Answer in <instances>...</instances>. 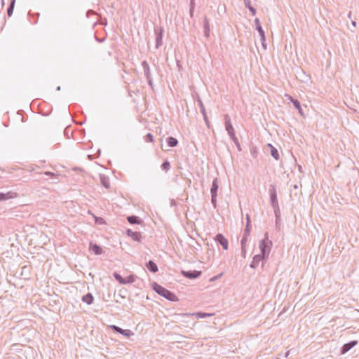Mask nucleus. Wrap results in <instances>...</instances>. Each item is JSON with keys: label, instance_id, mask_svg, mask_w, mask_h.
I'll return each mask as SVG.
<instances>
[{"label": "nucleus", "instance_id": "55", "mask_svg": "<svg viewBox=\"0 0 359 359\" xmlns=\"http://www.w3.org/2000/svg\"><path fill=\"white\" fill-rule=\"evenodd\" d=\"M190 1H195V0H190Z\"/></svg>", "mask_w": 359, "mask_h": 359}, {"label": "nucleus", "instance_id": "11", "mask_svg": "<svg viewBox=\"0 0 359 359\" xmlns=\"http://www.w3.org/2000/svg\"><path fill=\"white\" fill-rule=\"evenodd\" d=\"M110 328L113 331L118 332L126 337H130V336L133 335V332L130 330H123L119 327L118 326L114 325H110Z\"/></svg>", "mask_w": 359, "mask_h": 359}, {"label": "nucleus", "instance_id": "22", "mask_svg": "<svg viewBox=\"0 0 359 359\" xmlns=\"http://www.w3.org/2000/svg\"><path fill=\"white\" fill-rule=\"evenodd\" d=\"M219 185H218V179L215 178L212 183V187L210 189L211 195H217Z\"/></svg>", "mask_w": 359, "mask_h": 359}, {"label": "nucleus", "instance_id": "19", "mask_svg": "<svg viewBox=\"0 0 359 359\" xmlns=\"http://www.w3.org/2000/svg\"><path fill=\"white\" fill-rule=\"evenodd\" d=\"M146 267L151 273H156L158 271L157 264L152 260L146 263Z\"/></svg>", "mask_w": 359, "mask_h": 359}, {"label": "nucleus", "instance_id": "8", "mask_svg": "<svg viewBox=\"0 0 359 359\" xmlns=\"http://www.w3.org/2000/svg\"><path fill=\"white\" fill-rule=\"evenodd\" d=\"M181 273L182 274V276L184 277H185L187 278L195 279V278L200 277L202 274V272H201V271H197V270H194V271L182 270Z\"/></svg>", "mask_w": 359, "mask_h": 359}, {"label": "nucleus", "instance_id": "43", "mask_svg": "<svg viewBox=\"0 0 359 359\" xmlns=\"http://www.w3.org/2000/svg\"><path fill=\"white\" fill-rule=\"evenodd\" d=\"M246 224H251V220L249 215H246Z\"/></svg>", "mask_w": 359, "mask_h": 359}, {"label": "nucleus", "instance_id": "4", "mask_svg": "<svg viewBox=\"0 0 359 359\" xmlns=\"http://www.w3.org/2000/svg\"><path fill=\"white\" fill-rule=\"evenodd\" d=\"M164 28L161 26L154 27L156 48L158 49L163 45Z\"/></svg>", "mask_w": 359, "mask_h": 359}, {"label": "nucleus", "instance_id": "25", "mask_svg": "<svg viewBox=\"0 0 359 359\" xmlns=\"http://www.w3.org/2000/svg\"><path fill=\"white\" fill-rule=\"evenodd\" d=\"M166 142L170 147H175L178 144V140L173 137H168Z\"/></svg>", "mask_w": 359, "mask_h": 359}, {"label": "nucleus", "instance_id": "15", "mask_svg": "<svg viewBox=\"0 0 359 359\" xmlns=\"http://www.w3.org/2000/svg\"><path fill=\"white\" fill-rule=\"evenodd\" d=\"M287 96L288 97V99L292 102L294 107L298 110L299 114L301 116H304L303 110H302V108L299 101L297 100V99H294L290 95H287Z\"/></svg>", "mask_w": 359, "mask_h": 359}, {"label": "nucleus", "instance_id": "26", "mask_svg": "<svg viewBox=\"0 0 359 359\" xmlns=\"http://www.w3.org/2000/svg\"><path fill=\"white\" fill-rule=\"evenodd\" d=\"M268 147L271 149V155L276 159L278 160L280 158L278 151L276 148H275L271 144H268Z\"/></svg>", "mask_w": 359, "mask_h": 359}, {"label": "nucleus", "instance_id": "7", "mask_svg": "<svg viewBox=\"0 0 359 359\" xmlns=\"http://www.w3.org/2000/svg\"><path fill=\"white\" fill-rule=\"evenodd\" d=\"M270 203L272 207L279 206L277 198L276 187L274 184H271L269 188Z\"/></svg>", "mask_w": 359, "mask_h": 359}, {"label": "nucleus", "instance_id": "9", "mask_svg": "<svg viewBox=\"0 0 359 359\" xmlns=\"http://www.w3.org/2000/svg\"><path fill=\"white\" fill-rule=\"evenodd\" d=\"M215 241L222 246L225 250L228 249L229 242L228 240L222 233H217L215 237Z\"/></svg>", "mask_w": 359, "mask_h": 359}, {"label": "nucleus", "instance_id": "38", "mask_svg": "<svg viewBox=\"0 0 359 359\" xmlns=\"http://www.w3.org/2000/svg\"><path fill=\"white\" fill-rule=\"evenodd\" d=\"M250 154L251 155L254 157V158H257V154H258V151H257V147H252L250 149Z\"/></svg>", "mask_w": 359, "mask_h": 359}, {"label": "nucleus", "instance_id": "47", "mask_svg": "<svg viewBox=\"0 0 359 359\" xmlns=\"http://www.w3.org/2000/svg\"><path fill=\"white\" fill-rule=\"evenodd\" d=\"M351 15H352V13H351V11H350V12L348 13V18L351 19Z\"/></svg>", "mask_w": 359, "mask_h": 359}, {"label": "nucleus", "instance_id": "36", "mask_svg": "<svg viewBox=\"0 0 359 359\" xmlns=\"http://www.w3.org/2000/svg\"><path fill=\"white\" fill-rule=\"evenodd\" d=\"M248 236L243 235L241 241V247H246V242L248 241Z\"/></svg>", "mask_w": 359, "mask_h": 359}, {"label": "nucleus", "instance_id": "46", "mask_svg": "<svg viewBox=\"0 0 359 359\" xmlns=\"http://www.w3.org/2000/svg\"><path fill=\"white\" fill-rule=\"evenodd\" d=\"M290 355V351H287L285 353V357L287 358L288 357V355Z\"/></svg>", "mask_w": 359, "mask_h": 359}, {"label": "nucleus", "instance_id": "42", "mask_svg": "<svg viewBox=\"0 0 359 359\" xmlns=\"http://www.w3.org/2000/svg\"><path fill=\"white\" fill-rule=\"evenodd\" d=\"M265 40H266L265 34L264 33V36L261 37V41H262V46H264V48H266V45L264 44Z\"/></svg>", "mask_w": 359, "mask_h": 359}, {"label": "nucleus", "instance_id": "12", "mask_svg": "<svg viewBox=\"0 0 359 359\" xmlns=\"http://www.w3.org/2000/svg\"><path fill=\"white\" fill-rule=\"evenodd\" d=\"M358 344V341H357V340H353L346 344H344L342 346V347L341 348V351H340L341 354L344 355V354L346 353L349 350H351L352 348H353Z\"/></svg>", "mask_w": 359, "mask_h": 359}, {"label": "nucleus", "instance_id": "52", "mask_svg": "<svg viewBox=\"0 0 359 359\" xmlns=\"http://www.w3.org/2000/svg\"><path fill=\"white\" fill-rule=\"evenodd\" d=\"M294 189H297V185H295V186L294 187Z\"/></svg>", "mask_w": 359, "mask_h": 359}, {"label": "nucleus", "instance_id": "6", "mask_svg": "<svg viewBox=\"0 0 359 359\" xmlns=\"http://www.w3.org/2000/svg\"><path fill=\"white\" fill-rule=\"evenodd\" d=\"M196 315L197 317L201 318H204L207 316H211L210 313H203V312H198L196 313H175L174 316L175 317L176 320H180L181 318H191L192 316Z\"/></svg>", "mask_w": 359, "mask_h": 359}, {"label": "nucleus", "instance_id": "54", "mask_svg": "<svg viewBox=\"0 0 359 359\" xmlns=\"http://www.w3.org/2000/svg\"><path fill=\"white\" fill-rule=\"evenodd\" d=\"M2 1V5H4V0H1Z\"/></svg>", "mask_w": 359, "mask_h": 359}, {"label": "nucleus", "instance_id": "5", "mask_svg": "<svg viewBox=\"0 0 359 359\" xmlns=\"http://www.w3.org/2000/svg\"><path fill=\"white\" fill-rule=\"evenodd\" d=\"M142 67L144 71V74L147 79V83L149 86L153 89L154 85H153V79L151 77V69L149 67V65L146 60H144L142 62Z\"/></svg>", "mask_w": 359, "mask_h": 359}, {"label": "nucleus", "instance_id": "50", "mask_svg": "<svg viewBox=\"0 0 359 359\" xmlns=\"http://www.w3.org/2000/svg\"><path fill=\"white\" fill-rule=\"evenodd\" d=\"M352 25H353V26H355V25H356V22H355V21H352Z\"/></svg>", "mask_w": 359, "mask_h": 359}, {"label": "nucleus", "instance_id": "35", "mask_svg": "<svg viewBox=\"0 0 359 359\" xmlns=\"http://www.w3.org/2000/svg\"><path fill=\"white\" fill-rule=\"evenodd\" d=\"M144 140L147 142H153L154 137L151 133H148L144 136Z\"/></svg>", "mask_w": 359, "mask_h": 359}, {"label": "nucleus", "instance_id": "13", "mask_svg": "<svg viewBox=\"0 0 359 359\" xmlns=\"http://www.w3.org/2000/svg\"><path fill=\"white\" fill-rule=\"evenodd\" d=\"M127 236L132 238V239L135 241L140 242L142 239V235L140 232L133 231L131 229H128L126 230Z\"/></svg>", "mask_w": 359, "mask_h": 359}, {"label": "nucleus", "instance_id": "40", "mask_svg": "<svg viewBox=\"0 0 359 359\" xmlns=\"http://www.w3.org/2000/svg\"><path fill=\"white\" fill-rule=\"evenodd\" d=\"M95 217V222L97 223V224H102L104 223V220L103 218L102 217Z\"/></svg>", "mask_w": 359, "mask_h": 359}, {"label": "nucleus", "instance_id": "51", "mask_svg": "<svg viewBox=\"0 0 359 359\" xmlns=\"http://www.w3.org/2000/svg\"><path fill=\"white\" fill-rule=\"evenodd\" d=\"M56 90H60V86H57Z\"/></svg>", "mask_w": 359, "mask_h": 359}, {"label": "nucleus", "instance_id": "10", "mask_svg": "<svg viewBox=\"0 0 359 359\" xmlns=\"http://www.w3.org/2000/svg\"><path fill=\"white\" fill-rule=\"evenodd\" d=\"M197 102L200 107L201 112L203 114L204 121L205 122V124L208 126V128H210V121H209L207 114H206L205 106L198 95H197Z\"/></svg>", "mask_w": 359, "mask_h": 359}, {"label": "nucleus", "instance_id": "33", "mask_svg": "<svg viewBox=\"0 0 359 359\" xmlns=\"http://www.w3.org/2000/svg\"><path fill=\"white\" fill-rule=\"evenodd\" d=\"M194 9H195V1H190L189 14H190L191 18H192L194 16Z\"/></svg>", "mask_w": 359, "mask_h": 359}, {"label": "nucleus", "instance_id": "16", "mask_svg": "<svg viewBox=\"0 0 359 359\" xmlns=\"http://www.w3.org/2000/svg\"><path fill=\"white\" fill-rule=\"evenodd\" d=\"M203 33H204V36L206 38L210 37V23H209V20L208 19V18L206 16H205L204 21H203Z\"/></svg>", "mask_w": 359, "mask_h": 359}, {"label": "nucleus", "instance_id": "18", "mask_svg": "<svg viewBox=\"0 0 359 359\" xmlns=\"http://www.w3.org/2000/svg\"><path fill=\"white\" fill-rule=\"evenodd\" d=\"M89 248L96 255H101L103 252L102 248L99 245L93 243V242L90 243Z\"/></svg>", "mask_w": 359, "mask_h": 359}, {"label": "nucleus", "instance_id": "1", "mask_svg": "<svg viewBox=\"0 0 359 359\" xmlns=\"http://www.w3.org/2000/svg\"><path fill=\"white\" fill-rule=\"evenodd\" d=\"M152 289L159 295L171 302H177V297L171 291L161 286L156 282L152 283Z\"/></svg>", "mask_w": 359, "mask_h": 359}, {"label": "nucleus", "instance_id": "34", "mask_svg": "<svg viewBox=\"0 0 359 359\" xmlns=\"http://www.w3.org/2000/svg\"><path fill=\"white\" fill-rule=\"evenodd\" d=\"M251 231V224H246L243 235L250 236Z\"/></svg>", "mask_w": 359, "mask_h": 359}, {"label": "nucleus", "instance_id": "2", "mask_svg": "<svg viewBox=\"0 0 359 359\" xmlns=\"http://www.w3.org/2000/svg\"><path fill=\"white\" fill-rule=\"evenodd\" d=\"M224 124H225V129L227 131L229 135L230 136V138L236 144L238 150L241 151V144L239 143L238 138L236 136L234 128L231 122V118L228 114L224 115Z\"/></svg>", "mask_w": 359, "mask_h": 359}, {"label": "nucleus", "instance_id": "28", "mask_svg": "<svg viewBox=\"0 0 359 359\" xmlns=\"http://www.w3.org/2000/svg\"><path fill=\"white\" fill-rule=\"evenodd\" d=\"M137 278V276L134 274H131L128 276L127 277L124 278V284H130L134 283L136 279Z\"/></svg>", "mask_w": 359, "mask_h": 359}, {"label": "nucleus", "instance_id": "53", "mask_svg": "<svg viewBox=\"0 0 359 359\" xmlns=\"http://www.w3.org/2000/svg\"><path fill=\"white\" fill-rule=\"evenodd\" d=\"M279 223H280V220H278V226L279 225Z\"/></svg>", "mask_w": 359, "mask_h": 359}, {"label": "nucleus", "instance_id": "37", "mask_svg": "<svg viewBox=\"0 0 359 359\" xmlns=\"http://www.w3.org/2000/svg\"><path fill=\"white\" fill-rule=\"evenodd\" d=\"M217 195H211V203L215 208L217 207Z\"/></svg>", "mask_w": 359, "mask_h": 359}, {"label": "nucleus", "instance_id": "31", "mask_svg": "<svg viewBox=\"0 0 359 359\" xmlns=\"http://www.w3.org/2000/svg\"><path fill=\"white\" fill-rule=\"evenodd\" d=\"M161 168L165 172L168 171L170 169V162L168 160L164 161L163 163L161 164Z\"/></svg>", "mask_w": 359, "mask_h": 359}, {"label": "nucleus", "instance_id": "30", "mask_svg": "<svg viewBox=\"0 0 359 359\" xmlns=\"http://www.w3.org/2000/svg\"><path fill=\"white\" fill-rule=\"evenodd\" d=\"M15 0H11L10 5L7 8V15L8 17H11L13 13L14 6H15Z\"/></svg>", "mask_w": 359, "mask_h": 359}, {"label": "nucleus", "instance_id": "24", "mask_svg": "<svg viewBox=\"0 0 359 359\" xmlns=\"http://www.w3.org/2000/svg\"><path fill=\"white\" fill-rule=\"evenodd\" d=\"M255 24L256 25V29L259 32L260 37H263L264 31L263 30L260 21L258 18L255 19Z\"/></svg>", "mask_w": 359, "mask_h": 359}, {"label": "nucleus", "instance_id": "48", "mask_svg": "<svg viewBox=\"0 0 359 359\" xmlns=\"http://www.w3.org/2000/svg\"><path fill=\"white\" fill-rule=\"evenodd\" d=\"M96 39H97V40L98 41H100V42H102V41H104V39H98L97 38H96Z\"/></svg>", "mask_w": 359, "mask_h": 359}, {"label": "nucleus", "instance_id": "3", "mask_svg": "<svg viewBox=\"0 0 359 359\" xmlns=\"http://www.w3.org/2000/svg\"><path fill=\"white\" fill-rule=\"evenodd\" d=\"M272 245V241L269 240L268 233H266L264 238L261 240L259 243V248L261 251L259 255H262L265 258L268 257Z\"/></svg>", "mask_w": 359, "mask_h": 359}, {"label": "nucleus", "instance_id": "32", "mask_svg": "<svg viewBox=\"0 0 359 359\" xmlns=\"http://www.w3.org/2000/svg\"><path fill=\"white\" fill-rule=\"evenodd\" d=\"M114 277L120 284L124 285V278L122 277L119 273H114Z\"/></svg>", "mask_w": 359, "mask_h": 359}, {"label": "nucleus", "instance_id": "20", "mask_svg": "<svg viewBox=\"0 0 359 359\" xmlns=\"http://www.w3.org/2000/svg\"><path fill=\"white\" fill-rule=\"evenodd\" d=\"M127 220L130 224H140L143 222L142 219L135 215L128 216Z\"/></svg>", "mask_w": 359, "mask_h": 359}, {"label": "nucleus", "instance_id": "49", "mask_svg": "<svg viewBox=\"0 0 359 359\" xmlns=\"http://www.w3.org/2000/svg\"><path fill=\"white\" fill-rule=\"evenodd\" d=\"M96 39H97V40L98 41H100V42H102V41H104V39H98L97 38H96Z\"/></svg>", "mask_w": 359, "mask_h": 359}, {"label": "nucleus", "instance_id": "21", "mask_svg": "<svg viewBox=\"0 0 359 359\" xmlns=\"http://www.w3.org/2000/svg\"><path fill=\"white\" fill-rule=\"evenodd\" d=\"M100 183L106 189L110 187L109 178L104 175H100Z\"/></svg>", "mask_w": 359, "mask_h": 359}, {"label": "nucleus", "instance_id": "44", "mask_svg": "<svg viewBox=\"0 0 359 359\" xmlns=\"http://www.w3.org/2000/svg\"><path fill=\"white\" fill-rule=\"evenodd\" d=\"M222 274H223V273H220V274H219V275H217V276H215L212 280H215V279H217V278H220V277L222 276Z\"/></svg>", "mask_w": 359, "mask_h": 359}, {"label": "nucleus", "instance_id": "14", "mask_svg": "<svg viewBox=\"0 0 359 359\" xmlns=\"http://www.w3.org/2000/svg\"><path fill=\"white\" fill-rule=\"evenodd\" d=\"M266 258L261 255H256L253 257L252 261L251 262L250 266L252 269H256L261 261L264 260Z\"/></svg>", "mask_w": 359, "mask_h": 359}, {"label": "nucleus", "instance_id": "45", "mask_svg": "<svg viewBox=\"0 0 359 359\" xmlns=\"http://www.w3.org/2000/svg\"><path fill=\"white\" fill-rule=\"evenodd\" d=\"M170 203L172 206L176 205V202L175 200H172Z\"/></svg>", "mask_w": 359, "mask_h": 359}, {"label": "nucleus", "instance_id": "29", "mask_svg": "<svg viewBox=\"0 0 359 359\" xmlns=\"http://www.w3.org/2000/svg\"><path fill=\"white\" fill-rule=\"evenodd\" d=\"M276 217V226L278 227V220H280V211L279 206L272 207Z\"/></svg>", "mask_w": 359, "mask_h": 359}, {"label": "nucleus", "instance_id": "39", "mask_svg": "<svg viewBox=\"0 0 359 359\" xmlns=\"http://www.w3.org/2000/svg\"><path fill=\"white\" fill-rule=\"evenodd\" d=\"M44 175H46V176H48V177H50L52 178L53 177H57V175L54 172H50V171H46V172H44L43 173Z\"/></svg>", "mask_w": 359, "mask_h": 359}, {"label": "nucleus", "instance_id": "41", "mask_svg": "<svg viewBox=\"0 0 359 359\" xmlns=\"http://www.w3.org/2000/svg\"><path fill=\"white\" fill-rule=\"evenodd\" d=\"M246 253H247L246 247H241V255L243 258H245Z\"/></svg>", "mask_w": 359, "mask_h": 359}, {"label": "nucleus", "instance_id": "17", "mask_svg": "<svg viewBox=\"0 0 359 359\" xmlns=\"http://www.w3.org/2000/svg\"><path fill=\"white\" fill-rule=\"evenodd\" d=\"M17 196V194L13 191H8L7 193L0 192V201H6L10 198H13Z\"/></svg>", "mask_w": 359, "mask_h": 359}, {"label": "nucleus", "instance_id": "27", "mask_svg": "<svg viewBox=\"0 0 359 359\" xmlns=\"http://www.w3.org/2000/svg\"><path fill=\"white\" fill-rule=\"evenodd\" d=\"M244 5L249 9L252 15H255L257 13L256 9L251 5L250 0H244Z\"/></svg>", "mask_w": 359, "mask_h": 359}, {"label": "nucleus", "instance_id": "23", "mask_svg": "<svg viewBox=\"0 0 359 359\" xmlns=\"http://www.w3.org/2000/svg\"><path fill=\"white\" fill-rule=\"evenodd\" d=\"M94 297L91 293H87L82 297V301L88 305L93 304Z\"/></svg>", "mask_w": 359, "mask_h": 359}]
</instances>
